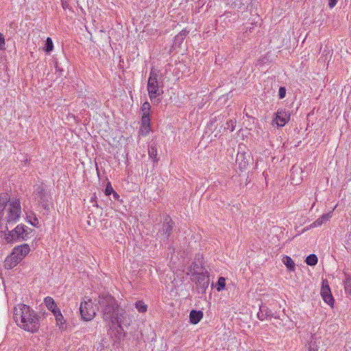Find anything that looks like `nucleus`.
<instances>
[{
	"label": "nucleus",
	"mask_w": 351,
	"mask_h": 351,
	"mask_svg": "<svg viewBox=\"0 0 351 351\" xmlns=\"http://www.w3.org/2000/svg\"><path fill=\"white\" fill-rule=\"evenodd\" d=\"M21 207L18 199H10L8 193L0 194V232L7 243L19 241L14 229L10 231L8 225L16 223L20 218Z\"/></svg>",
	"instance_id": "obj_1"
},
{
	"label": "nucleus",
	"mask_w": 351,
	"mask_h": 351,
	"mask_svg": "<svg viewBox=\"0 0 351 351\" xmlns=\"http://www.w3.org/2000/svg\"><path fill=\"white\" fill-rule=\"evenodd\" d=\"M98 304L103 313V319L110 328L128 325L127 314L124 309L119 308L116 300L108 293H101L99 296Z\"/></svg>",
	"instance_id": "obj_2"
},
{
	"label": "nucleus",
	"mask_w": 351,
	"mask_h": 351,
	"mask_svg": "<svg viewBox=\"0 0 351 351\" xmlns=\"http://www.w3.org/2000/svg\"><path fill=\"white\" fill-rule=\"evenodd\" d=\"M14 319L19 326L25 330L34 332L39 328L36 313L29 306L19 304L14 308Z\"/></svg>",
	"instance_id": "obj_3"
},
{
	"label": "nucleus",
	"mask_w": 351,
	"mask_h": 351,
	"mask_svg": "<svg viewBox=\"0 0 351 351\" xmlns=\"http://www.w3.org/2000/svg\"><path fill=\"white\" fill-rule=\"evenodd\" d=\"M163 82L161 80V74L160 71L152 68L149 73L147 82V91L149 99L153 103L158 104L160 102L159 98L163 94Z\"/></svg>",
	"instance_id": "obj_4"
},
{
	"label": "nucleus",
	"mask_w": 351,
	"mask_h": 351,
	"mask_svg": "<svg viewBox=\"0 0 351 351\" xmlns=\"http://www.w3.org/2000/svg\"><path fill=\"white\" fill-rule=\"evenodd\" d=\"M30 248L27 244L16 246L10 256L5 261V267L12 269L21 262L29 252Z\"/></svg>",
	"instance_id": "obj_5"
},
{
	"label": "nucleus",
	"mask_w": 351,
	"mask_h": 351,
	"mask_svg": "<svg viewBox=\"0 0 351 351\" xmlns=\"http://www.w3.org/2000/svg\"><path fill=\"white\" fill-rule=\"evenodd\" d=\"M34 195L38 204H40L47 212H49L51 204V195L45 191L43 185L36 186Z\"/></svg>",
	"instance_id": "obj_6"
},
{
	"label": "nucleus",
	"mask_w": 351,
	"mask_h": 351,
	"mask_svg": "<svg viewBox=\"0 0 351 351\" xmlns=\"http://www.w3.org/2000/svg\"><path fill=\"white\" fill-rule=\"evenodd\" d=\"M80 311L82 319L85 321L93 319L96 315L95 308L90 299L81 302Z\"/></svg>",
	"instance_id": "obj_7"
},
{
	"label": "nucleus",
	"mask_w": 351,
	"mask_h": 351,
	"mask_svg": "<svg viewBox=\"0 0 351 351\" xmlns=\"http://www.w3.org/2000/svg\"><path fill=\"white\" fill-rule=\"evenodd\" d=\"M192 280L195 282L202 291H205L209 285V276L206 269L198 272L195 276L192 277Z\"/></svg>",
	"instance_id": "obj_8"
},
{
	"label": "nucleus",
	"mask_w": 351,
	"mask_h": 351,
	"mask_svg": "<svg viewBox=\"0 0 351 351\" xmlns=\"http://www.w3.org/2000/svg\"><path fill=\"white\" fill-rule=\"evenodd\" d=\"M321 295L326 303H327L330 306H333L334 298L331 293L330 288L329 287L327 280H323L322 281Z\"/></svg>",
	"instance_id": "obj_9"
},
{
	"label": "nucleus",
	"mask_w": 351,
	"mask_h": 351,
	"mask_svg": "<svg viewBox=\"0 0 351 351\" xmlns=\"http://www.w3.org/2000/svg\"><path fill=\"white\" fill-rule=\"evenodd\" d=\"M173 229V221L169 217L165 219L161 230L158 233V237L161 239H167Z\"/></svg>",
	"instance_id": "obj_10"
},
{
	"label": "nucleus",
	"mask_w": 351,
	"mask_h": 351,
	"mask_svg": "<svg viewBox=\"0 0 351 351\" xmlns=\"http://www.w3.org/2000/svg\"><path fill=\"white\" fill-rule=\"evenodd\" d=\"M290 114L283 110H279L276 113L275 121L278 126H284L289 120Z\"/></svg>",
	"instance_id": "obj_11"
},
{
	"label": "nucleus",
	"mask_w": 351,
	"mask_h": 351,
	"mask_svg": "<svg viewBox=\"0 0 351 351\" xmlns=\"http://www.w3.org/2000/svg\"><path fill=\"white\" fill-rule=\"evenodd\" d=\"M257 316L260 320L264 321L271 319L273 317V313L266 306L261 305Z\"/></svg>",
	"instance_id": "obj_12"
},
{
	"label": "nucleus",
	"mask_w": 351,
	"mask_h": 351,
	"mask_svg": "<svg viewBox=\"0 0 351 351\" xmlns=\"http://www.w3.org/2000/svg\"><path fill=\"white\" fill-rule=\"evenodd\" d=\"M250 156L245 152H239L237 156L236 162L239 165L241 169H245L248 164V158Z\"/></svg>",
	"instance_id": "obj_13"
},
{
	"label": "nucleus",
	"mask_w": 351,
	"mask_h": 351,
	"mask_svg": "<svg viewBox=\"0 0 351 351\" xmlns=\"http://www.w3.org/2000/svg\"><path fill=\"white\" fill-rule=\"evenodd\" d=\"M150 119L149 115H142L141 132L143 135H147L149 131Z\"/></svg>",
	"instance_id": "obj_14"
},
{
	"label": "nucleus",
	"mask_w": 351,
	"mask_h": 351,
	"mask_svg": "<svg viewBox=\"0 0 351 351\" xmlns=\"http://www.w3.org/2000/svg\"><path fill=\"white\" fill-rule=\"evenodd\" d=\"M44 302L47 309L52 312L53 315L55 312L58 311L60 309L58 308L54 300L49 296L44 299Z\"/></svg>",
	"instance_id": "obj_15"
},
{
	"label": "nucleus",
	"mask_w": 351,
	"mask_h": 351,
	"mask_svg": "<svg viewBox=\"0 0 351 351\" xmlns=\"http://www.w3.org/2000/svg\"><path fill=\"white\" fill-rule=\"evenodd\" d=\"M332 217V213L330 212L327 214L323 215L321 217L318 218L317 220H315L311 226L313 228L321 226L322 224L327 222Z\"/></svg>",
	"instance_id": "obj_16"
},
{
	"label": "nucleus",
	"mask_w": 351,
	"mask_h": 351,
	"mask_svg": "<svg viewBox=\"0 0 351 351\" xmlns=\"http://www.w3.org/2000/svg\"><path fill=\"white\" fill-rule=\"evenodd\" d=\"M203 313L201 311L192 310L190 312L189 317L191 323L197 324L202 318Z\"/></svg>",
	"instance_id": "obj_17"
},
{
	"label": "nucleus",
	"mask_w": 351,
	"mask_h": 351,
	"mask_svg": "<svg viewBox=\"0 0 351 351\" xmlns=\"http://www.w3.org/2000/svg\"><path fill=\"white\" fill-rule=\"evenodd\" d=\"M14 232H16V236H18L19 241L21 239H25L27 235L25 227L23 225H18L14 228Z\"/></svg>",
	"instance_id": "obj_18"
},
{
	"label": "nucleus",
	"mask_w": 351,
	"mask_h": 351,
	"mask_svg": "<svg viewBox=\"0 0 351 351\" xmlns=\"http://www.w3.org/2000/svg\"><path fill=\"white\" fill-rule=\"evenodd\" d=\"M53 315L56 318L57 325L60 328L63 329L64 325L65 324V320L60 311L59 310L58 311L55 312Z\"/></svg>",
	"instance_id": "obj_19"
},
{
	"label": "nucleus",
	"mask_w": 351,
	"mask_h": 351,
	"mask_svg": "<svg viewBox=\"0 0 351 351\" xmlns=\"http://www.w3.org/2000/svg\"><path fill=\"white\" fill-rule=\"evenodd\" d=\"M282 262L289 271H293L295 270V263L289 256H284L282 258Z\"/></svg>",
	"instance_id": "obj_20"
},
{
	"label": "nucleus",
	"mask_w": 351,
	"mask_h": 351,
	"mask_svg": "<svg viewBox=\"0 0 351 351\" xmlns=\"http://www.w3.org/2000/svg\"><path fill=\"white\" fill-rule=\"evenodd\" d=\"M204 269L203 267H199L198 264L196 263H193L189 268V274H191V276H195L198 272L200 271L204 270Z\"/></svg>",
	"instance_id": "obj_21"
},
{
	"label": "nucleus",
	"mask_w": 351,
	"mask_h": 351,
	"mask_svg": "<svg viewBox=\"0 0 351 351\" xmlns=\"http://www.w3.org/2000/svg\"><path fill=\"white\" fill-rule=\"evenodd\" d=\"M148 154L150 158H152L154 161H157L158 152L155 145L151 144L149 146Z\"/></svg>",
	"instance_id": "obj_22"
},
{
	"label": "nucleus",
	"mask_w": 351,
	"mask_h": 351,
	"mask_svg": "<svg viewBox=\"0 0 351 351\" xmlns=\"http://www.w3.org/2000/svg\"><path fill=\"white\" fill-rule=\"evenodd\" d=\"M317 257L315 254H310L306 258L305 262L308 265L314 266L317 263Z\"/></svg>",
	"instance_id": "obj_23"
},
{
	"label": "nucleus",
	"mask_w": 351,
	"mask_h": 351,
	"mask_svg": "<svg viewBox=\"0 0 351 351\" xmlns=\"http://www.w3.org/2000/svg\"><path fill=\"white\" fill-rule=\"evenodd\" d=\"M344 289L346 293L351 296V277L346 276L344 280Z\"/></svg>",
	"instance_id": "obj_24"
},
{
	"label": "nucleus",
	"mask_w": 351,
	"mask_h": 351,
	"mask_svg": "<svg viewBox=\"0 0 351 351\" xmlns=\"http://www.w3.org/2000/svg\"><path fill=\"white\" fill-rule=\"evenodd\" d=\"M135 307L139 313H145L147 310V306L143 301H137Z\"/></svg>",
	"instance_id": "obj_25"
},
{
	"label": "nucleus",
	"mask_w": 351,
	"mask_h": 351,
	"mask_svg": "<svg viewBox=\"0 0 351 351\" xmlns=\"http://www.w3.org/2000/svg\"><path fill=\"white\" fill-rule=\"evenodd\" d=\"M53 49V41L50 38H47L45 41V50L46 52L49 53Z\"/></svg>",
	"instance_id": "obj_26"
},
{
	"label": "nucleus",
	"mask_w": 351,
	"mask_h": 351,
	"mask_svg": "<svg viewBox=\"0 0 351 351\" xmlns=\"http://www.w3.org/2000/svg\"><path fill=\"white\" fill-rule=\"evenodd\" d=\"M150 108L151 106L149 103L147 101L144 102L141 107V110L143 112L142 115H149Z\"/></svg>",
	"instance_id": "obj_27"
},
{
	"label": "nucleus",
	"mask_w": 351,
	"mask_h": 351,
	"mask_svg": "<svg viewBox=\"0 0 351 351\" xmlns=\"http://www.w3.org/2000/svg\"><path fill=\"white\" fill-rule=\"evenodd\" d=\"M28 222H29L34 226H38V219L36 217L34 214H31L27 215Z\"/></svg>",
	"instance_id": "obj_28"
},
{
	"label": "nucleus",
	"mask_w": 351,
	"mask_h": 351,
	"mask_svg": "<svg viewBox=\"0 0 351 351\" xmlns=\"http://www.w3.org/2000/svg\"><path fill=\"white\" fill-rule=\"evenodd\" d=\"M226 286V280L223 277H220L218 280L217 285V290L218 291H221L224 289Z\"/></svg>",
	"instance_id": "obj_29"
},
{
	"label": "nucleus",
	"mask_w": 351,
	"mask_h": 351,
	"mask_svg": "<svg viewBox=\"0 0 351 351\" xmlns=\"http://www.w3.org/2000/svg\"><path fill=\"white\" fill-rule=\"evenodd\" d=\"M236 125V121L234 120H228L225 126V129L230 130L231 132L234 131Z\"/></svg>",
	"instance_id": "obj_30"
},
{
	"label": "nucleus",
	"mask_w": 351,
	"mask_h": 351,
	"mask_svg": "<svg viewBox=\"0 0 351 351\" xmlns=\"http://www.w3.org/2000/svg\"><path fill=\"white\" fill-rule=\"evenodd\" d=\"M188 32L186 30L181 31L180 33L175 37V42H177L179 38H181V40H184Z\"/></svg>",
	"instance_id": "obj_31"
},
{
	"label": "nucleus",
	"mask_w": 351,
	"mask_h": 351,
	"mask_svg": "<svg viewBox=\"0 0 351 351\" xmlns=\"http://www.w3.org/2000/svg\"><path fill=\"white\" fill-rule=\"evenodd\" d=\"M114 189L112 187L111 184L110 182H108L107 185H106V189H105V193L106 195H111L112 193H114Z\"/></svg>",
	"instance_id": "obj_32"
},
{
	"label": "nucleus",
	"mask_w": 351,
	"mask_h": 351,
	"mask_svg": "<svg viewBox=\"0 0 351 351\" xmlns=\"http://www.w3.org/2000/svg\"><path fill=\"white\" fill-rule=\"evenodd\" d=\"M278 95L280 99H283L286 95V88L285 87H280L278 91Z\"/></svg>",
	"instance_id": "obj_33"
},
{
	"label": "nucleus",
	"mask_w": 351,
	"mask_h": 351,
	"mask_svg": "<svg viewBox=\"0 0 351 351\" xmlns=\"http://www.w3.org/2000/svg\"><path fill=\"white\" fill-rule=\"evenodd\" d=\"M5 49V38L3 35L0 33V49Z\"/></svg>",
	"instance_id": "obj_34"
},
{
	"label": "nucleus",
	"mask_w": 351,
	"mask_h": 351,
	"mask_svg": "<svg viewBox=\"0 0 351 351\" xmlns=\"http://www.w3.org/2000/svg\"><path fill=\"white\" fill-rule=\"evenodd\" d=\"M338 0H328V6L330 8H334L337 3Z\"/></svg>",
	"instance_id": "obj_35"
},
{
	"label": "nucleus",
	"mask_w": 351,
	"mask_h": 351,
	"mask_svg": "<svg viewBox=\"0 0 351 351\" xmlns=\"http://www.w3.org/2000/svg\"><path fill=\"white\" fill-rule=\"evenodd\" d=\"M113 194V197L115 199H118L119 195L115 192L114 191V193H112Z\"/></svg>",
	"instance_id": "obj_36"
},
{
	"label": "nucleus",
	"mask_w": 351,
	"mask_h": 351,
	"mask_svg": "<svg viewBox=\"0 0 351 351\" xmlns=\"http://www.w3.org/2000/svg\"><path fill=\"white\" fill-rule=\"evenodd\" d=\"M183 40H181V38H179L177 42H175L176 44H180L182 42Z\"/></svg>",
	"instance_id": "obj_37"
},
{
	"label": "nucleus",
	"mask_w": 351,
	"mask_h": 351,
	"mask_svg": "<svg viewBox=\"0 0 351 351\" xmlns=\"http://www.w3.org/2000/svg\"><path fill=\"white\" fill-rule=\"evenodd\" d=\"M245 3H247V1H245ZM243 5H245V3H242Z\"/></svg>",
	"instance_id": "obj_38"
}]
</instances>
